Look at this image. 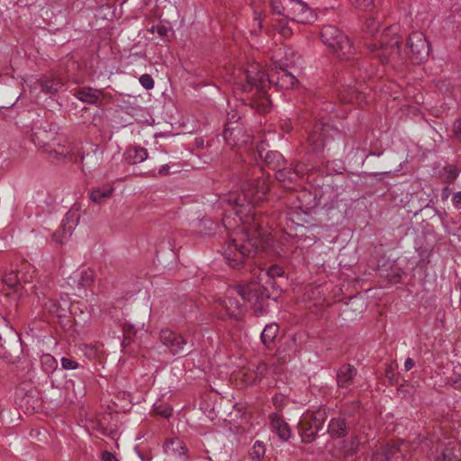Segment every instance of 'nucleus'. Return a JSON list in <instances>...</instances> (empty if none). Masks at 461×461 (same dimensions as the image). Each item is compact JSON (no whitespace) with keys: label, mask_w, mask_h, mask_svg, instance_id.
<instances>
[{"label":"nucleus","mask_w":461,"mask_h":461,"mask_svg":"<svg viewBox=\"0 0 461 461\" xmlns=\"http://www.w3.org/2000/svg\"><path fill=\"white\" fill-rule=\"evenodd\" d=\"M333 108H334V107H333V104H330V103H325V104H323V107L321 108V110H322L323 112H330H330H333Z\"/></svg>","instance_id":"60"},{"label":"nucleus","mask_w":461,"mask_h":461,"mask_svg":"<svg viewBox=\"0 0 461 461\" xmlns=\"http://www.w3.org/2000/svg\"><path fill=\"white\" fill-rule=\"evenodd\" d=\"M164 450L168 456H185L187 455V447L183 440L178 438H169L164 444Z\"/></svg>","instance_id":"24"},{"label":"nucleus","mask_w":461,"mask_h":461,"mask_svg":"<svg viewBox=\"0 0 461 461\" xmlns=\"http://www.w3.org/2000/svg\"><path fill=\"white\" fill-rule=\"evenodd\" d=\"M279 327L276 323H270L266 325L265 329L261 333V340L264 345L270 348L277 336Z\"/></svg>","instance_id":"28"},{"label":"nucleus","mask_w":461,"mask_h":461,"mask_svg":"<svg viewBox=\"0 0 461 461\" xmlns=\"http://www.w3.org/2000/svg\"><path fill=\"white\" fill-rule=\"evenodd\" d=\"M357 9L367 11L374 5V0H349Z\"/></svg>","instance_id":"43"},{"label":"nucleus","mask_w":461,"mask_h":461,"mask_svg":"<svg viewBox=\"0 0 461 461\" xmlns=\"http://www.w3.org/2000/svg\"><path fill=\"white\" fill-rule=\"evenodd\" d=\"M326 419L327 414L324 409L304 415L298 424L302 440L305 443L312 442L317 433L322 429Z\"/></svg>","instance_id":"9"},{"label":"nucleus","mask_w":461,"mask_h":461,"mask_svg":"<svg viewBox=\"0 0 461 461\" xmlns=\"http://www.w3.org/2000/svg\"><path fill=\"white\" fill-rule=\"evenodd\" d=\"M148 158V150L139 147L128 151V159L131 164H138L143 162Z\"/></svg>","instance_id":"32"},{"label":"nucleus","mask_w":461,"mask_h":461,"mask_svg":"<svg viewBox=\"0 0 461 461\" xmlns=\"http://www.w3.org/2000/svg\"><path fill=\"white\" fill-rule=\"evenodd\" d=\"M357 375V368L350 364H343L337 371V385L341 389H349Z\"/></svg>","instance_id":"19"},{"label":"nucleus","mask_w":461,"mask_h":461,"mask_svg":"<svg viewBox=\"0 0 461 461\" xmlns=\"http://www.w3.org/2000/svg\"><path fill=\"white\" fill-rule=\"evenodd\" d=\"M60 362L62 367L67 370H74L78 367V364L76 361L67 357H62Z\"/></svg>","instance_id":"47"},{"label":"nucleus","mask_w":461,"mask_h":461,"mask_svg":"<svg viewBox=\"0 0 461 461\" xmlns=\"http://www.w3.org/2000/svg\"><path fill=\"white\" fill-rule=\"evenodd\" d=\"M414 365H415V363L412 358H411V357L406 358V360L404 362V370L410 371L414 366Z\"/></svg>","instance_id":"56"},{"label":"nucleus","mask_w":461,"mask_h":461,"mask_svg":"<svg viewBox=\"0 0 461 461\" xmlns=\"http://www.w3.org/2000/svg\"><path fill=\"white\" fill-rule=\"evenodd\" d=\"M159 339L162 344L168 348L174 355H186L188 353L185 349L187 341L183 336L170 330H162L160 331Z\"/></svg>","instance_id":"14"},{"label":"nucleus","mask_w":461,"mask_h":461,"mask_svg":"<svg viewBox=\"0 0 461 461\" xmlns=\"http://www.w3.org/2000/svg\"><path fill=\"white\" fill-rule=\"evenodd\" d=\"M254 14H255L254 23H253L252 29L250 32L252 34H258L261 31V28H262V20H261L260 14L258 13L255 12Z\"/></svg>","instance_id":"46"},{"label":"nucleus","mask_w":461,"mask_h":461,"mask_svg":"<svg viewBox=\"0 0 461 461\" xmlns=\"http://www.w3.org/2000/svg\"><path fill=\"white\" fill-rule=\"evenodd\" d=\"M303 175V167L299 164L294 169L281 167L276 172V179L284 188L293 190Z\"/></svg>","instance_id":"15"},{"label":"nucleus","mask_w":461,"mask_h":461,"mask_svg":"<svg viewBox=\"0 0 461 461\" xmlns=\"http://www.w3.org/2000/svg\"><path fill=\"white\" fill-rule=\"evenodd\" d=\"M169 168L170 167L168 165H163L162 167H160V168L158 169V175L159 176H166V175H168L169 174Z\"/></svg>","instance_id":"59"},{"label":"nucleus","mask_w":461,"mask_h":461,"mask_svg":"<svg viewBox=\"0 0 461 461\" xmlns=\"http://www.w3.org/2000/svg\"><path fill=\"white\" fill-rule=\"evenodd\" d=\"M71 281L73 283H77L78 287L89 288L94 284L95 273L92 269H85L81 271L78 275L68 277L69 285H71Z\"/></svg>","instance_id":"27"},{"label":"nucleus","mask_w":461,"mask_h":461,"mask_svg":"<svg viewBox=\"0 0 461 461\" xmlns=\"http://www.w3.org/2000/svg\"><path fill=\"white\" fill-rule=\"evenodd\" d=\"M168 31H169L168 28L166 26H163V25H158L157 27V32L161 37H166L168 33Z\"/></svg>","instance_id":"54"},{"label":"nucleus","mask_w":461,"mask_h":461,"mask_svg":"<svg viewBox=\"0 0 461 461\" xmlns=\"http://www.w3.org/2000/svg\"><path fill=\"white\" fill-rule=\"evenodd\" d=\"M349 430V425L345 418L338 417L330 420L328 425V433L332 438H340L345 437Z\"/></svg>","instance_id":"21"},{"label":"nucleus","mask_w":461,"mask_h":461,"mask_svg":"<svg viewBox=\"0 0 461 461\" xmlns=\"http://www.w3.org/2000/svg\"><path fill=\"white\" fill-rule=\"evenodd\" d=\"M140 83L147 90H150L154 87V80L149 74L140 76Z\"/></svg>","instance_id":"45"},{"label":"nucleus","mask_w":461,"mask_h":461,"mask_svg":"<svg viewBox=\"0 0 461 461\" xmlns=\"http://www.w3.org/2000/svg\"><path fill=\"white\" fill-rule=\"evenodd\" d=\"M269 420L272 430L276 433L282 440H287L291 436L288 424L277 413H271Z\"/></svg>","instance_id":"22"},{"label":"nucleus","mask_w":461,"mask_h":461,"mask_svg":"<svg viewBox=\"0 0 461 461\" xmlns=\"http://www.w3.org/2000/svg\"><path fill=\"white\" fill-rule=\"evenodd\" d=\"M287 20L279 19L277 23L275 25L276 30L285 38H288L292 35V29L287 25Z\"/></svg>","instance_id":"40"},{"label":"nucleus","mask_w":461,"mask_h":461,"mask_svg":"<svg viewBox=\"0 0 461 461\" xmlns=\"http://www.w3.org/2000/svg\"><path fill=\"white\" fill-rule=\"evenodd\" d=\"M330 117L326 119L325 115L320 114L309 133L307 142L312 152H322L329 141L338 134V130L330 124Z\"/></svg>","instance_id":"7"},{"label":"nucleus","mask_w":461,"mask_h":461,"mask_svg":"<svg viewBox=\"0 0 461 461\" xmlns=\"http://www.w3.org/2000/svg\"><path fill=\"white\" fill-rule=\"evenodd\" d=\"M44 305L51 313L61 317L66 314L68 303L64 302V305H62L52 299H48Z\"/></svg>","instance_id":"33"},{"label":"nucleus","mask_w":461,"mask_h":461,"mask_svg":"<svg viewBox=\"0 0 461 461\" xmlns=\"http://www.w3.org/2000/svg\"><path fill=\"white\" fill-rule=\"evenodd\" d=\"M153 411L163 418H169L172 415L173 408L167 403L155 402Z\"/></svg>","instance_id":"37"},{"label":"nucleus","mask_w":461,"mask_h":461,"mask_svg":"<svg viewBox=\"0 0 461 461\" xmlns=\"http://www.w3.org/2000/svg\"><path fill=\"white\" fill-rule=\"evenodd\" d=\"M79 208L77 206V204H74V206L66 213L64 219L62 220V235L59 232H55L53 234L52 238L54 241L59 244H63L65 242L64 240L67 239V237L71 236L72 231L79 222Z\"/></svg>","instance_id":"13"},{"label":"nucleus","mask_w":461,"mask_h":461,"mask_svg":"<svg viewBox=\"0 0 461 461\" xmlns=\"http://www.w3.org/2000/svg\"><path fill=\"white\" fill-rule=\"evenodd\" d=\"M266 274L269 278L274 279L275 277L283 276L285 274V271L282 267H280L278 265H272L271 267H269L267 268Z\"/></svg>","instance_id":"42"},{"label":"nucleus","mask_w":461,"mask_h":461,"mask_svg":"<svg viewBox=\"0 0 461 461\" xmlns=\"http://www.w3.org/2000/svg\"><path fill=\"white\" fill-rule=\"evenodd\" d=\"M34 274L35 273L29 272L28 270L27 272H24L23 274L20 275L21 285L32 282Z\"/></svg>","instance_id":"50"},{"label":"nucleus","mask_w":461,"mask_h":461,"mask_svg":"<svg viewBox=\"0 0 461 461\" xmlns=\"http://www.w3.org/2000/svg\"><path fill=\"white\" fill-rule=\"evenodd\" d=\"M229 293L230 295L222 300L221 304L227 314L235 318L240 314L239 310L243 302H252L255 308L258 303L259 308H262L266 300L269 298L267 290L257 283L231 288Z\"/></svg>","instance_id":"2"},{"label":"nucleus","mask_w":461,"mask_h":461,"mask_svg":"<svg viewBox=\"0 0 461 461\" xmlns=\"http://www.w3.org/2000/svg\"><path fill=\"white\" fill-rule=\"evenodd\" d=\"M222 223L225 226V228L230 229L232 227L230 215H229V214L224 215V217L222 218Z\"/></svg>","instance_id":"58"},{"label":"nucleus","mask_w":461,"mask_h":461,"mask_svg":"<svg viewBox=\"0 0 461 461\" xmlns=\"http://www.w3.org/2000/svg\"><path fill=\"white\" fill-rule=\"evenodd\" d=\"M452 203L455 208L461 209V191H458L456 194H454L452 197Z\"/></svg>","instance_id":"51"},{"label":"nucleus","mask_w":461,"mask_h":461,"mask_svg":"<svg viewBox=\"0 0 461 461\" xmlns=\"http://www.w3.org/2000/svg\"><path fill=\"white\" fill-rule=\"evenodd\" d=\"M50 155L59 160L68 159L73 160L76 163L82 162L84 159L83 154H81L79 158L76 156L74 149L70 145L66 147L65 145L59 144L57 149H53L50 151Z\"/></svg>","instance_id":"23"},{"label":"nucleus","mask_w":461,"mask_h":461,"mask_svg":"<svg viewBox=\"0 0 461 461\" xmlns=\"http://www.w3.org/2000/svg\"><path fill=\"white\" fill-rule=\"evenodd\" d=\"M266 453V447L262 441H256L249 451L251 461H262Z\"/></svg>","instance_id":"34"},{"label":"nucleus","mask_w":461,"mask_h":461,"mask_svg":"<svg viewBox=\"0 0 461 461\" xmlns=\"http://www.w3.org/2000/svg\"><path fill=\"white\" fill-rule=\"evenodd\" d=\"M452 131H453L454 137L457 140L461 141V118L455 121V122L453 123Z\"/></svg>","instance_id":"48"},{"label":"nucleus","mask_w":461,"mask_h":461,"mask_svg":"<svg viewBox=\"0 0 461 461\" xmlns=\"http://www.w3.org/2000/svg\"><path fill=\"white\" fill-rule=\"evenodd\" d=\"M21 341L18 334L9 327L7 320L0 315V357L7 362L14 363L18 356L14 354L18 351V344Z\"/></svg>","instance_id":"8"},{"label":"nucleus","mask_w":461,"mask_h":461,"mask_svg":"<svg viewBox=\"0 0 461 461\" xmlns=\"http://www.w3.org/2000/svg\"><path fill=\"white\" fill-rule=\"evenodd\" d=\"M284 221H285L286 223L285 231L288 236L298 239V240H314L313 238H311L310 236L307 235L309 231L308 228L303 224L295 222V220L292 213H290V216L285 215V217H281L279 219L278 224L282 225Z\"/></svg>","instance_id":"17"},{"label":"nucleus","mask_w":461,"mask_h":461,"mask_svg":"<svg viewBox=\"0 0 461 461\" xmlns=\"http://www.w3.org/2000/svg\"><path fill=\"white\" fill-rule=\"evenodd\" d=\"M350 68L352 69L355 85L357 84L358 80L362 79L365 81L375 75L374 69L368 68L367 60H356L350 65ZM339 97L342 103L358 104H360L366 98L363 92L359 91L356 86H351L350 84L340 91Z\"/></svg>","instance_id":"4"},{"label":"nucleus","mask_w":461,"mask_h":461,"mask_svg":"<svg viewBox=\"0 0 461 461\" xmlns=\"http://www.w3.org/2000/svg\"><path fill=\"white\" fill-rule=\"evenodd\" d=\"M122 329H123L124 341H126V340L130 341L131 339V338L136 333L135 327L133 325H131V324H129V323L125 322L122 325Z\"/></svg>","instance_id":"44"},{"label":"nucleus","mask_w":461,"mask_h":461,"mask_svg":"<svg viewBox=\"0 0 461 461\" xmlns=\"http://www.w3.org/2000/svg\"><path fill=\"white\" fill-rule=\"evenodd\" d=\"M389 281L393 284H397L401 281V275L400 274H395V275H393L390 278H389Z\"/></svg>","instance_id":"61"},{"label":"nucleus","mask_w":461,"mask_h":461,"mask_svg":"<svg viewBox=\"0 0 461 461\" xmlns=\"http://www.w3.org/2000/svg\"><path fill=\"white\" fill-rule=\"evenodd\" d=\"M222 135L224 140L231 146H242L250 141V136L246 133L243 126L238 121L229 120Z\"/></svg>","instance_id":"12"},{"label":"nucleus","mask_w":461,"mask_h":461,"mask_svg":"<svg viewBox=\"0 0 461 461\" xmlns=\"http://www.w3.org/2000/svg\"><path fill=\"white\" fill-rule=\"evenodd\" d=\"M401 446H403V443L400 445H386L380 447L376 450L371 456L370 461H391L393 457H399V454L402 453Z\"/></svg>","instance_id":"20"},{"label":"nucleus","mask_w":461,"mask_h":461,"mask_svg":"<svg viewBox=\"0 0 461 461\" xmlns=\"http://www.w3.org/2000/svg\"><path fill=\"white\" fill-rule=\"evenodd\" d=\"M451 192H452V191H451V189H450L449 187H447H447H444V188L442 189V193H441V199H442L443 201L447 200V199H448V197H449V195L451 194Z\"/></svg>","instance_id":"57"},{"label":"nucleus","mask_w":461,"mask_h":461,"mask_svg":"<svg viewBox=\"0 0 461 461\" xmlns=\"http://www.w3.org/2000/svg\"><path fill=\"white\" fill-rule=\"evenodd\" d=\"M282 70V74L277 77L278 84L285 88H290L295 86L297 83L296 77L290 72L287 71V68L279 66Z\"/></svg>","instance_id":"31"},{"label":"nucleus","mask_w":461,"mask_h":461,"mask_svg":"<svg viewBox=\"0 0 461 461\" xmlns=\"http://www.w3.org/2000/svg\"><path fill=\"white\" fill-rule=\"evenodd\" d=\"M257 152L265 165L273 170H277L285 164V160L280 152L276 150H266L264 143L257 147Z\"/></svg>","instance_id":"18"},{"label":"nucleus","mask_w":461,"mask_h":461,"mask_svg":"<svg viewBox=\"0 0 461 461\" xmlns=\"http://www.w3.org/2000/svg\"><path fill=\"white\" fill-rule=\"evenodd\" d=\"M284 55H285V60L278 61V66L288 68V67L295 65L297 54L294 52V50L293 49L285 47L284 49Z\"/></svg>","instance_id":"36"},{"label":"nucleus","mask_w":461,"mask_h":461,"mask_svg":"<svg viewBox=\"0 0 461 461\" xmlns=\"http://www.w3.org/2000/svg\"><path fill=\"white\" fill-rule=\"evenodd\" d=\"M393 28H387L383 32L378 42L366 41L367 49L381 63H386L391 58L401 57V38L397 34H392Z\"/></svg>","instance_id":"6"},{"label":"nucleus","mask_w":461,"mask_h":461,"mask_svg":"<svg viewBox=\"0 0 461 461\" xmlns=\"http://www.w3.org/2000/svg\"><path fill=\"white\" fill-rule=\"evenodd\" d=\"M3 283L10 289L7 295L15 301L21 300L28 292L24 285H21L20 276L16 270L6 272L4 275Z\"/></svg>","instance_id":"16"},{"label":"nucleus","mask_w":461,"mask_h":461,"mask_svg":"<svg viewBox=\"0 0 461 461\" xmlns=\"http://www.w3.org/2000/svg\"><path fill=\"white\" fill-rule=\"evenodd\" d=\"M270 6L274 14L285 20L306 24L315 19L312 10L302 0H272Z\"/></svg>","instance_id":"3"},{"label":"nucleus","mask_w":461,"mask_h":461,"mask_svg":"<svg viewBox=\"0 0 461 461\" xmlns=\"http://www.w3.org/2000/svg\"><path fill=\"white\" fill-rule=\"evenodd\" d=\"M75 96L84 103L96 104L102 99L103 92L95 88L83 87L75 93Z\"/></svg>","instance_id":"25"},{"label":"nucleus","mask_w":461,"mask_h":461,"mask_svg":"<svg viewBox=\"0 0 461 461\" xmlns=\"http://www.w3.org/2000/svg\"><path fill=\"white\" fill-rule=\"evenodd\" d=\"M241 193L231 191L221 198L222 204L231 207L234 214L243 225V238L230 240L223 249L225 262L232 268L245 265L258 252L261 230L265 227L273 228L274 217L257 203L264 201L269 191L265 179H245L240 186Z\"/></svg>","instance_id":"1"},{"label":"nucleus","mask_w":461,"mask_h":461,"mask_svg":"<svg viewBox=\"0 0 461 461\" xmlns=\"http://www.w3.org/2000/svg\"><path fill=\"white\" fill-rule=\"evenodd\" d=\"M246 83L242 85L244 92H250L254 89L259 94H265L269 86L270 79L267 74L259 68L258 64H253L242 72Z\"/></svg>","instance_id":"10"},{"label":"nucleus","mask_w":461,"mask_h":461,"mask_svg":"<svg viewBox=\"0 0 461 461\" xmlns=\"http://www.w3.org/2000/svg\"><path fill=\"white\" fill-rule=\"evenodd\" d=\"M379 26V22H377L374 17H369L366 21L364 32L366 34L373 37L375 32H378Z\"/></svg>","instance_id":"39"},{"label":"nucleus","mask_w":461,"mask_h":461,"mask_svg":"<svg viewBox=\"0 0 461 461\" xmlns=\"http://www.w3.org/2000/svg\"><path fill=\"white\" fill-rule=\"evenodd\" d=\"M354 435H357L359 438H361V445L367 443L371 438V436L368 433H366L364 431L358 432V433L354 431Z\"/></svg>","instance_id":"52"},{"label":"nucleus","mask_w":461,"mask_h":461,"mask_svg":"<svg viewBox=\"0 0 461 461\" xmlns=\"http://www.w3.org/2000/svg\"><path fill=\"white\" fill-rule=\"evenodd\" d=\"M102 459H103V461H117V458L115 457V456L113 453L108 452V451H104L102 454Z\"/></svg>","instance_id":"53"},{"label":"nucleus","mask_w":461,"mask_h":461,"mask_svg":"<svg viewBox=\"0 0 461 461\" xmlns=\"http://www.w3.org/2000/svg\"><path fill=\"white\" fill-rule=\"evenodd\" d=\"M361 445V438L357 435H353L349 439L342 442V451L346 456H352L358 451V447Z\"/></svg>","instance_id":"29"},{"label":"nucleus","mask_w":461,"mask_h":461,"mask_svg":"<svg viewBox=\"0 0 461 461\" xmlns=\"http://www.w3.org/2000/svg\"><path fill=\"white\" fill-rule=\"evenodd\" d=\"M454 457L453 448L443 447L442 445L438 446L435 456L436 461H453Z\"/></svg>","instance_id":"35"},{"label":"nucleus","mask_w":461,"mask_h":461,"mask_svg":"<svg viewBox=\"0 0 461 461\" xmlns=\"http://www.w3.org/2000/svg\"><path fill=\"white\" fill-rule=\"evenodd\" d=\"M267 366L266 364L262 363L258 366L257 367V375L259 376H263L265 373L267 372Z\"/></svg>","instance_id":"55"},{"label":"nucleus","mask_w":461,"mask_h":461,"mask_svg":"<svg viewBox=\"0 0 461 461\" xmlns=\"http://www.w3.org/2000/svg\"><path fill=\"white\" fill-rule=\"evenodd\" d=\"M321 39L339 59H349L355 54V48L348 36L336 26H323Z\"/></svg>","instance_id":"5"},{"label":"nucleus","mask_w":461,"mask_h":461,"mask_svg":"<svg viewBox=\"0 0 461 461\" xmlns=\"http://www.w3.org/2000/svg\"><path fill=\"white\" fill-rule=\"evenodd\" d=\"M35 273L34 267L28 262H22L20 265V268L16 270V272L20 275L23 274L24 272Z\"/></svg>","instance_id":"49"},{"label":"nucleus","mask_w":461,"mask_h":461,"mask_svg":"<svg viewBox=\"0 0 461 461\" xmlns=\"http://www.w3.org/2000/svg\"><path fill=\"white\" fill-rule=\"evenodd\" d=\"M459 171L456 167L453 165H447L444 167L443 177L444 181L447 184L453 183L458 176Z\"/></svg>","instance_id":"38"},{"label":"nucleus","mask_w":461,"mask_h":461,"mask_svg":"<svg viewBox=\"0 0 461 461\" xmlns=\"http://www.w3.org/2000/svg\"><path fill=\"white\" fill-rule=\"evenodd\" d=\"M41 90L45 94L53 95L63 86V82L59 77H43L39 80Z\"/></svg>","instance_id":"26"},{"label":"nucleus","mask_w":461,"mask_h":461,"mask_svg":"<svg viewBox=\"0 0 461 461\" xmlns=\"http://www.w3.org/2000/svg\"><path fill=\"white\" fill-rule=\"evenodd\" d=\"M140 458L143 460V461H151V458L150 457H143L142 456H140Z\"/></svg>","instance_id":"62"},{"label":"nucleus","mask_w":461,"mask_h":461,"mask_svg":"<svg viewBox=\"0 0 461 461\" xmlns=\"http://www.w3.org/2000/svg\"><path fill=\"white\" fill-rule=\"evenodd\" d=\"M407 48L411 51V59L413 63H421L429 56V43L422 32H413L410 34L407 41Z\"/></svg>","instance_id":"11"},{"label":"nucleus","mask_w":461,"mask_h":461,"mask_svg":"<svg viewBox=\"0 0 461 461\" xmlns=\"http://www.w3.org/2000/svg\"><path fill=\"white\" fill-rule=\"evenodd\" d=\"M41 364L46 372H50L55 369L57 362L52 356L47 354L41 357Z\"/></svg>","instance_id":"41"},{"label":"nucleus","mask_w":461,"mask_h":461,"mask_svg":"<svg viewBox=\"0 0 461 461\" xmlns=\"http://www.w3.org/2000/svg\"><path fill=\"white\" fill-rule=\"evenodd\" d=\"M113 187L110 188H95L90 193V199L95 203H104L108 198H110L112 193H113Z\"/></svg>","instance_id":"30"}]
</instances>
